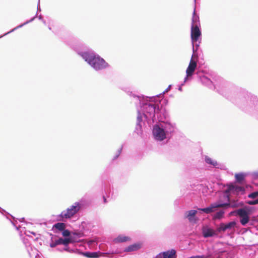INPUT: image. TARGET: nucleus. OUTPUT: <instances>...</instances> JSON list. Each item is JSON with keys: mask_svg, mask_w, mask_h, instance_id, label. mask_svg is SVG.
<instances>
[{"mask_svg": "<svg viewBox=\"0 0 258 258\" xmlns=\"http://www.w3.org/2000/svg\"><path fill=\"white\" fill-rule=\"evenodd\" d=\"M85 61L96 70H102L106 68L108 66L105 61L99 56L84 53L82 55Z\"/></svg>", "mask_w": 258, "mask_h": 258, "instance_id": "nucleus-1", "label": "nucleus"}, {"mask_svg": "<svg viewBox=\"0 0 258 258\" xmlns=\"http://www.w3.org/2000/svg\"><path fill=\"white\" fill-rule=\"evenodd\" d=\"M80 203L78 202L75 203L74 205L62 211L60 214V217L62 219H70L80 210Z\"/></svg>", "mask_w": 258, "mask_h": 258, "instance_id": "nucleus-2", "label": "nucleus"}, {"mask_svg": "<svg viewBox=\"0 0 258 258\" xmlns=\"http://www.w3.org/2000/svg\"><path fill=\"white\" fill-rule=\"evenodd\" d=\"M236 213V215L239 217L240 222L243 226L246 225L249 221V213L245 209H239L230 213V215Z\"/></svg>", "mask_w": 258, "mask_h": 258, "instance_id": "nucleus-3", "label": "nucleus"}, {"mask_svg": "<svg viewBox=\"0 0 258 258\" xmlns=\"http://www.w3.org/2000/svg\"><path fill=\"white\" fill-rule=\"evenodd\" d=\"M201 31L199 29V26L197 24L191 25V39L192 42H197L201 36Z\"/></svg>", "mask_w": 258, "mask_h": 258, "instance_id": "nucleus-4", "label": "nucleus"}, {"mask_svg": "<svg viewBox=\"0 0 258 258\" xmlns=\"http://www.w3.org/2000/svg\"><path fill=\"white\" fill-rule=\"evenodd\" d=\"M236 225V222L235 221H231L228 223H221L219 227L218 228V230L219 232H224L226 230H235V228Z\"/></svg>", "mask_w": 258, "mask_h": 258, "instance_id": "nucleus-5", "label": "nucleus"}, {"mask_svg": "<svg viewBox=\"0 0 258 258\" xmlns=\"http://www.w3.org/2000/svg\"><path fill=\"white\" fill-rule=\"evenodd\" d=\"M153 134L157 140L162 141L166 138V134L164 130L158 126L154 128Z\"/></svg>", "mask_w": 258, "mask_h": 258, "instance_id": "nucleus-6", "label": "nucleus"}, {"mask_svg": "<svg viewBox=\"0 0 258 258\" xmlns=\"http://www.w3.org/2000/svg\"><path fill=\"white\" fill-rule=\"evenodd\" d=\"M197 62L196 61H195L192 59V58H191V59L190 60L189 65L186 70L187 77H190L193 75V74L197 68Z\"/></svg>", "mask_w": 258, "mask_h": 258, "instance_id": "nucleus-7", "label": "nucleus"}, {"mask_svg": "<svg viewBox=\"0 0 258 258\" xmlns=\"http://www.w3.org/2000/svg\"><path fill=\"white\" fill-rule=\"evenodd\" d=\"M155 258H176V251L171 249L158 254Z\"/></svg>", "mask_w": 258, "mask_h": 258, "instance_id": "nucleus-8", "label": "nucleus"}, {"mask_svg": "<svg viewBox=\"0 0 258 258\" xmlns=\"http://www.w3.org/2000/svg\"><path fill=\"white\" fill-rule=\"evenodd\" d=\"M223 206V205H220V204L214 203L211 204L209 207L203 209L199 208L198 210L204 212L207 214H209L214 212L216 208H221Z\"/></svg>", "mask_w": 258, "mask_h": 258, "instance_id": "nucleus-9", "label": "nucleus"}, {"mask_svg": "<svg viewBox=\"0 0 258 258\" xmlns=\"http://www.w3.org/2000/svg\"><path fill=\"white\" fill-rule=\"evenodd\" d=\"M197 213L196 210H192L187 211L185 213L186 218L188 219L190 223H195L197 222L196 215Z\"/></svg>", "mask_w": 258, "mask_h": 258, "instance_id": "nucleus-10", "label": "nucleus"}, {"mask_svg": "<svg viewBox=\"0 0 258 258\" xmlns=\"http://www.w3.org/2000/svg\"><path fill=\"white\" fill-rule=\"evenodd\" d=\"M220 204L223 205V206L221 208L229 207L232 208H236L239 207H242L243 205L242 203L238 202L237 201H231L227 203Z\"/></svg>", "mask_w": 258, "mask_h": 258, "instance_id": "nucleus-11", "label": "nucleus"}, {"mask_svg": "<svg viewBox=\"0 0 258 258\" xmlns=\"http://www.w3.org/2000/svg\"><path fill=\"white\" fill-rule=\"evenodd\" d=\"M231 191H234L236 192L240 191H244V188L243 187L239 186H235L232 184L228 185V188L225 190L226 193H229Z\"/></svg>", "mask_w": 258, "mask_h": 258, "instance_id": "nucleus-12", "label": "nucleus"}, {"mask_svg": "<svg viewBox=\"0 0 258 258\" xmlns=\"http://www.w3.org/2000/svg\"><path fill=\"white\" fill-rule=\"evenodd\" d=\"M131 240V238L128 236L120 235H118L116 238H115L113 241L115 243H120L124 242L127 241H130Z\"/></svg>", "mask_w": 258, "mask_h": 258, "instance_id": "nucleus-13", "label": "nucleus"}, {"mask_svg": "<svg viewBox=\"0 0 258 258\" xmlns=\"http://www.w3.org/2000/svg\"><path fill=\"white\" fill-rule=\"evenodd\" d=\"M140 248V244H134L128 246L127 248H126L125 251L126 252L133 251H135V250L139 249Z\"/></svg>", "mask_w": 258, "mask_h": 258, "instance_id": "nucleus-14", "label": "nucleus"}, {"mask_svg": "<svg viewBox=\"0 0 258 258\" xmlns=\"http://www.w3.org/2000/svg\"><path fill=\"white\" fill-rule=\"evenodd\" d=\"M215 234L214 231L211 229H207L203 231V235L205 237H211Z\"/></svg>", "mask_w": 258, "mask_h": 258, "instance_id": "nucleus-15", "label": "nucleus"}, {"mask_svg": "<svg viewBox=\"0 0 258 258\" xmlns=\"http://www.w3.org/2000/svg\"><path fill=\"white\" fill-rule=\"evenodd\" d=\"M199 21V17L198 16L196 15L195 9L193 12V16L192 19V25H195L197 24L200 26Z\"/></svg>", "mask_w": 258, "mask_h": 258, "instance_id": "nucleus-16", "label": "nucleus"}, {"mask_svg": "<svg viewBox=\"0 0 258 258\" xmlns=\"http://www.w3.org/2000/svg\"><path fill=\"white\" fill-rule=\"evenodd\" d=\"M205 161L208 164H211L213 166L215 167L218 165V163L217 162V161L213 160L212 158H210L208 156H206Z\"/></svg>", "mask_w": 258, "mask_h": 258, "instance_id": "nucleus-17", "label": "nucleus"}, {"mask_svg": "<svg viewBox=\"0 0 258 258\" xmlns=\"http://www.w3.org/2000/svg\"><path fill=\"white\" fill-rule=\"evenodd\" d=\"M58 241L59 244H63L67 245L71 242V240L70 238L63 239L62 238H60L58 239Z\"/></svg>", "mask_w": 258, "mask_h": 258, "instance_id": "nucleus-18", "label": "nucleus"}, {"mask_svg": "<svg viewBox=\"0 0 258 258\" xmlns=\"http://www.w3.org/2000/svg\"><path fill=\"white\" fill-rule=\"evenodd\" d=\"M121 149L119 148L117 151L112 152L111 153V158L112 160L116 159L120 155Z\"/></svg>", "mask_w": 258, "mask_h": 258, "instance_id": "nucleus-19", "label": "nucleus"}, {"mask_svg": "<svg viewBox=\"0 0 258 258\" xmlns=\"http://www.w3.org/2000/svg\"><path fill=\"white\" fill-rule=\"evenodd\" d=\"M235 177L237 182L241 183L244 179V175L242 173L236 174Z\"/></svg>", "mask_w": 258, "mask_h": 258, "instance_id": "nucleus-20", "label": "nucleus"}, {"mask_svg": "<svg viewBox=\"0 0 258 258\" xmlns=\"http://www.w3.org/2000/svg\"><path fill=\"white\" fill-rule=\"evenodd\" d=\"M84 255L89 258H96L98 257V253L96 252H87L84 253Z\"/></svg>", "mask_w": 258, "mask_h": 258, "instance_id": "nucleus-21", "label": "nucleus"}, {"mask_svg": "<svg viewBox=\"0 0 258 258\" xmlns=\"http://www.w3.org/2000/svg\"><path fill=\"white\" fill-rule=\"evenodd\" d=\"M66 227L65 224L63 223H57L54 225V227L56 228L60 231H62Z\"/></svg>", "mask_w": 258, "mask_h": 258, "instance_id": "nucleus-22", "label": "nucleus"}, {"mask_svg": "<svg viewBox=\"0 0 258 258\" xmlns=\"http://www.w3.org/2000/svg\"><path fill=\"white\" fill-rule=\"evenodd\" d=\"M224 214V212L223 211H220L216 213V214L214 216V218L220 219L223 217Z\"/></svg>", "mask_w": 258, "mask_h": 258, "instance_id": "nucleus-23", "label": "nucleus"}, {"mask_svg": "<svg viewBox=\"0 0 258 258\" xmlns=\"http://www.w3.org/2000/svg\"><path fill=\"white\" fill-rule=\"evenodd\" d=\"M258 197V191L252 192L248 195V197L251 199H255Z\"/></svg>", "mask_w": 258, "mask_h": 258, "instance_id": "nucleus-24", "label": "nucleus"}, {"mask_svg": "<svg viewBox=\"0 0 258 258\" xmlns=\"http://www.w3.org/2000/svg\"><path fill=\"white\" fill-rule=\"evenodd\" d=\"M247 203L250 205H254L258 204V199L253 201H249Z\"/></svg>", "mask_w": 258, "mask_h": 258, "instance_id": "nucleus-25", "label": "nucleus"}, {"mask_svg": "<svg viewBox=\"0 0 258 258\" xmlns=\"http://www.w3.org/2000/svg\"><path fill=\"white\" fill-rule=\"evenodd\" d=\"M62 234L63 236H69L70 235V232L68 230H63Z\"/></svg>", "mask_w": 258, "mask_h": 258, "instance_id": "nucleus-26", "label": "nucleus"}, {"mask_svg": "<svg viewBox=\"0 0 258 258\" xmlns=\"http://www.w3.org/2000/svg\"><path fill=\"white\" fill-rule=\"evenodd\" d=\"M57 245H59L58 240H56L54 242L51 243L50 246L51 247H54Z\"/></svg>", "mask_w": 258, "mask_h": 258, "instance_id": "nucleus-27", "label": "nucleus"}, {"mask_svg": "<svg viewBox=\"0 0 258 258\" xmlns=\"http://www.w3.org/2000/svg\"><path fill=\"white\" fill-rule=\"evenodd\" d=\"M78 235L79 236V237H82L83 235V233H79Z\"/></svg>", "mask_w": 258, "mask_h": 258, "instance_id": "nucleus-28", "label": "nucleus"}, {"mask_svg": "<svg viewBox=\"0 0 258 258\" xmlns=\"http://www.w3.org/2000/svg\"><path fill=\"white\" fill-rule=\"evenodd\" d=\"M103 199H104V202L106 203V198L104 197H103Z\"/></svg>", "mask_w": 258, "mask_h": 258, "instance_id": "nucleus-29", "label": "nucleus"}, {"mask_svg": "<svg viewBox=\"0 0 258 258\" xmlns=\"http://www.w3.org/2000/svg\"><path fill=\"white\" fill-rule=\"evenodd\" d=\"M151 107H154V108H155V107H154V105H151Z\"/></svg>", "mask_w": 258, "mask_h": 258, "instance_id": "nucleus-30", "label": "nucleus"}]
</instances>
